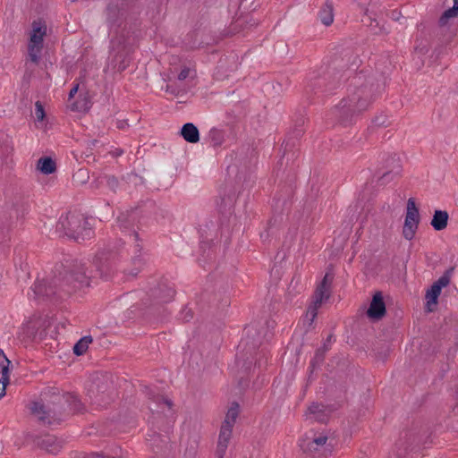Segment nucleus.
Instances as JSON below:
<instances>
[{
	"instance_id": "obj_1",
	"label": "nucleus",
	"mask_w": 458,
	"mask_h": 458,
	"mask_svg": "<svg viewBox=\"0 0 458 458\" xmlns=\"http://www.w3.org/2000/svg\"><path fill=\"white\" fill-rule=\"evenodd\" d=\"M384 78L372 70H360L348 78L347 95L330 109L329 115L349 125L366 111L384 89Z\"/></svg>"
},
{
	"instance_id": "obj_2",
	"label": "nucleus",
	"mask_w": 458,
	"mask_h": 458,
	"mask_svg": "<svg viewBox=\"0 0 458 458\" xmlns=\"http://www.w3.org/2000/svg\"><path fill=\"white\" fill-rule=\"evenodd\" d=\"M92 276L85 262L78 259L65 260V263L55 265L51 278L38 279L32 292L36 297L62 301L77 290L89 286Z\"/></svg>"
},
{
	"instance_id": "obj_3",
	"label": "nucleus",
	"mask_w": 458,
	"mask_h": 458,
	"mask_svg": "<svg viewBox=\"0 0 458 458\" xmlns=\"http://www.w3.org/2000/svg\"><path fill=\"white\" fill-rule=\"evenodd\" d=\"M267 335V327L259 323H250L244 328V336L238 345L236 354V363L243 370V373L248 374L254 362L259 367L262 366L261 357L258 358V355H265L264 348L261 350L259 348Z\"/></svg>"
},
{
	"instance_id": "obj_4",
	"label": "nucleus",
	"mask_w": 458,
	"mask_h": 458,
	"mask_svg": "<svg viewBox=\"0 0 458 458\" xmlns=\"http://www.w3.org/2000/svg\"><path fill=\"white\" fill-rule=\"evenodd\" d=\"M55 231L60 236H67L81 242L91 239L94 231L83 214L69 211L61 216L55 225Z\"/></svg>"
},
{
	"instance_id": "obj_5",
	"label": "nucleus",
	"mask_w": 458,
	"mask_h": 458,
	"mask_svg": "<svg viewBox=\"0 0 458 458\" xmlns=\"http://www.w3.org/2000/svg\"><path fill=\"white\" fill-rule=\"evenodd\" d=\"M347 64L340 65L339 58L335 57L328 66L321 67L313 72L307 89L313 92L315 95L319 93H331L341 83L343 75L340 73V71H338V67L344 69L347 68Z\"/></svg>"
},
{
	"instance_id": "obj_6",
	"label": "nucleus",
	"mask_w": 458,
	"mask_h": 458,
	"mask_svg": "<svg viewBox=\"0 0 458 458\" xmlns=\"http://www.w3.org/2000/svg\"><path fill=\"white\" fill-rule=\"evenodd\" d=\"M87 394L91 403L104 407L114 397L113 375L108 372H97L92 376Z\"/></svg>"
},
{
	"instance_id": "obj_7",
	"label": "nucleus",
	"mask_w": 458,
	"mask_h": 458,
	"mask_svg": "<svg viewBox=\"0 0 458 458\" xmlns=\"http://www.w3.org/2000/svg\"><path fill=\"white\" fill-rule=\"evenodd\" d=\"M62 401L66 403L73 412H81L84 410L83 404L77 395L68 393L62 398H59L57 403V404H61L59 408L34 402L30 406V411L32 414L37 415L41 422L50 425L56 420V414L63 413Z\"/></svg>"
},
{
	"instance_id": "obj_8",
	"label": "nucleus",
	"mask_w": 458,
	"mask_h": 458,
	"mask_svg": "<svg viewBox=\"0 0 458 458\" xmlns=\"http://www.w3.org/2000/svg\"><path fill=\"white\" fill-rule=\"evenodd\" d=\"M334 278L335 274L333 273V269L329 267L321 282L318 284L313 294L312 303L307 310V316H310L311 322L317 317L318 309L321 306L322 302L330 298Z\"/></svg>"
},
{
	"instance_id": "obj_9",
	"label": "nucleus",
	"mask_w": 458,
	"mask_h": 458,
	"mask_svg": "<svg viewBox=\"0 0 458 458\" xmlns=\"http://www.w3.org/2000/svg\"><path fill=\"white\" fill-rule=\"evenodd\" d=\"M334 278L335 274L333 273V269L329 267L321 282L318 284L313 294L312 303L307 310V316H310L311 322L317 317L318 309L321 306L322 302L330 298Z\"/></svg>"
},
{
	"instance_id": "obj_10",
	"label": "nucleus",
	"mask_w": 458,
	"mask_h": 458,
	"mask_svg": "<svg viewBox=\"0 0 458 458\" xmlns=\"http://www.w3.org/2000/svg\"><path fill=\"white\" fill-rule=\"evenodd\" d=\"M118 259V253L114 250H102L95 255L93 265L99 276L104 280H108L117 270Z\"/></svg>"
},
{
	"instance_id": "obj_11",
	"label": "nucleus",
	"mask_w": 458,
	"mask_h": 458,
	"mask_svg": "<svg viewBox=\"0 0 458 458\" xmlns=\"http://www.w3.org/2000/svg\"><path fill=\"white\" fill-rule=\"evenodd\" d=\"M131 245V253L132 256L131 258V267L127 266L123 268V273L126 276L135 277L142 269L145 265V259L142 256V240L140 238V235L136 230H133V233L129 235Z\"/></svg>"
},
{
	"instance_id": "obj_12",
	"label": "nucleus",
	"mask_w": 458,
	"mask_h": 458,
	"mask_svg": "<svg viewBox=\"0 0 458 458\" xmlns=\"http://www.w3.org/2000/svg\"><path fill=\"white\" fill-rule=\"evenodd\" d=\"M175 294L173 285L167 281H160L155 287L149 290L148 295L151 298L150 309L157 314L160 309L165 310L163 304L170 302Z\"/></svg>"
},
{
	"instance_id": "obj_13",
	"label": "nucleus",
	"mask_w": 458,
	"mask_h": 458,
	"mask_svg": "<svg viewBox=\"0 0 458 458\" xmlns=\"http://www.w3.org/2000/svg\"><path fill=\"white\" fill-rule=\"evenodd\" d=\"M333 439H329V432L323 431L318 436L314 435L311 439L302 440L300 444L303 453L312 454L315 451L331 453L334 448Z\"/></svg>"
},
{
	"instance_id": "obj_14",
	"label": "nucleus",
	"mask_w": 458,
	"mask_h": 458,
	"mask_svg": "<svg viewBox=\"0 0 458 458\" xmlns=\"http://www.w3.org/2000/svg\"><path fill=\"white\" fill-rule=\"evenodd\" d=\"M419 223V208L416 207L414 199L410 198L407 202V212L403 227V235L406 240L413 239L418 229Z\"/></svg>"
},
{
	"instance_id": "obj_15",
	"label": "nucleus",
	"mask_w": 458,
	"mask_h": 458,
	"mask_svg": "<svg viewBox=\"0 0 458 458\" xmlns=\"http://www.w3.org/2000/svg\"><path fill=\"white\" fill-rule=\"evenodd\" d=\"M454 267H451L446 269L444 274L432 284L430 288L426 293L427 306L431 304H437L438 298L441 293L442 288L447 286L450 284L451 276L454 273Z\"/></svg>"
},
{
	"instance_id": "obj_16",
	"label": "nucleus",
	"mask_w": 458,
	"mask_h": 458,
	"mask_svg": "<svg viewBox=\"0 0 458 458\" xmlns=\"http://www.w3.org/2000/svg\"><path fill=\"white\" fill-rule=\"evenodd\" d=\"M386 314V307L382 292H376L371 299L369 309L366 311L367 317L372 321L382 319Z\"/></svg>"
},
{
	"instance_id": "obj_17",
	"label": "nucleus",
	"mask_w": 458,
	"mask_h": 458,
	"mask_svg": "<svg viewBox=\"0 0 458 458\" xmlns=\"http://www.w3.org/2000/svg\"><path fill=\"white\" fill-rule=\"evenodd\" d=\"M385 169L386 171L379 177V182H381L382 184L387 183L395 176L400 175L402 172L400 157L394 155L387 158L385 163Z\"/></svg>"
},
{
	"instance_id": "obj_18",
	"label": "nucleus",
	"mask_w": 458,
	"mask_h": 458,
	"mask_svg": "<svg viewBox=\"0 0 458 458\" xmlns=\"http://www.w3.org/2000/svg\"><path fill=\"white\" fill-rule=\"evenodd\" d=\"M140 214L138 208L127 210L119 215L117 217V225L123 230L132 229L133 231L135 230V225L140 221Z\"/></svg>"
},
{
	"instance_id": "obj_19",
	"label": "nucleus",
	"mask_w": 458,
	"mask_h": 458,
	"mask_svg": "<svg viewBox=\"0 0 458 458\" xmlns=\"http://www.w3.org/2000/svg\"><path fill=\"white\" fill-rule=\"evenodd\" d=\"M233 428L229 426H222L218 436L216 450L215 453L216 458H224L227 450L230 439L232 437Z\"/></svg>"
},
{
	"instance_id": "obj_20",
	"label": "nucleus",
	"mask_w": 458,
	"mask_h": 458,
	"mask_svg": "<svg viewBox=\"0 0 458 458\" xmlns=\"http://www.w3.org/2000/svg\"><path fill=\"white\" fill-rule=\"evenodd\" d=\"M43 41L44 36H42V34H30L28 52L30 61L36 64H38L40 60L39 55L43 48Z\"/></svg>"
},
{
	"instance_id": "obj_21",
	"label": "nucleus",
	"mask_w": 458,
	"mask_h": 458,
	"mask_svg": "<svg viewBox=\"0 0 458 458\" xmlns=\"http://www.w3.org/2000/svg\"><path fill=\"white\" fill-rule=\"evenodd\" d=\"M331 411L327 409L326 405L318 403H312L309 408L307 413L310 416V420L320 423H326L328 420Z\"/></svg>"
},
{
	"instance_id": "obj_22",
	"label": "nucleus",
	"mask_w": 458,
	"mask_h": 458,
	"mask_svg": "<svg viewBox=\"0 0 458 458\" xmlns=\"http://www.w3.org/2000/svg\"><path fill=\"white\" fill-rule=\"evenodd\" d=\"M38 445L47 453L54 454H57L62 448L61 442L58 441L56 437L52 435H46L41 437L38 440Z\"/></svg>"
},
{
	"instance_id": "obj_23",
	"label": "nucleus",
	"mask_w": 458,
	"mask_h": 458,
	"mask_svg": "<svg viewBox=\"0 0 458 458\" xmlns=\"http://www.w3.org/2000/svg\"><path fill=\"white\" fill-rule=\"evenodd\" d=\"M180 134L189 143H197L199 141V129L191 123L183 124Z\"/></svg>"
},
{
	"instance_id": "obj_24",
	"label": "nucleus",
	"mask_w": 458,
	"mask_h": 458,
	"mask_svg": "<svg viewBox=\"0 0 458 458\" xmlns=\"http://www.w3.org/2000/svg\"><path fill=\"white\" fill-rule=\"evenodd\" d=\"M449 215L445 210H435L430 225L436 231H442L446 228Z\"/></svg>"
},
{
	"instance_id": "obj_25",
	"label": "nucleus",
	"mask_w": 458,
	"mask_h": 458,
	"mask_svg": "<svg viewBox=\"0 0 458 458\" xmlns=\"http://www.w3.org/2000/svg\"><path fill=\"white\" fill-rule=\"evenodd\" d=\"M319 18L321 22L325 26H329L334 21V6L333 3L329 0H327L324 5L321 7L319 11Z\"/></svg>"
},
{
	"instance_id": "obj_26",
	"label": "nucleus",
	"mask_w": 458,
	"mask_h": 458,
	"mask_svg": "<svg viewBox=\"0 0 458 458\" xmlns=\"http://www.w3.org/2000/svg\"><path fill=\"white\" fill-rule=\"evenodd\" d=\"M37 169L43 174H51L56 171V164L50 157H42L38 160Z\"/></svg>"
},
{
	"instance_id": "obj_27",
	"label": "nucleus",
	"mask_w": 458,
	"mask_h": 458,
	"mask_svg": "<svg viewBox=\"0 0 458 458\" xmlns=\"http://www.w3.org/2000/svg\"><path fill=\"white\" fill-rule=\"evenodd\" d=\"M240 412V405L237 402H233L231 404V407L227 411L225 418L222 423V426H229V428H233V425L236 421V419L239 416Z\"/></svg>"
},
{
	"instance_id": "obj_28",
	"label": "nucleus",
	"mask_w": 458,
	"mask_h": 458,
	"mask_svg": "<svg viewBox=\"0 0 458 458\" xmlns=\"http://www.w3.org/2000/svg\"><path fill=\"white\" fill-rule=\"evenodd\" d=\"M93 341L92 339V336L91 335H85L83 337H81L73 346V353L76 355V356H81V355H83L88 348H89V344H91Z\"/></svg>"
},
{
	"instance_id": "obj_29",
	"label": "nucleus",
	"mask_w": 458,
	"mask_h": 458,
	"mask_svg": "<svg viewBox=\"0 0 458 458\" xmlns=\"http://www.w3.org/2000/svg\"><path fill=\"white\" fill-rule=\"evenodd\" d=\"M458 16V0H454V5L451 8L445 10L438 20L439 26L443 27L451 18Z\"/></svg>"
},
{
	"instance_id": "obj_30",
	"label": "nucleus",
	"mask_w": 458,
	"mask_h": 458,
	"mask_svg": "<svg viewBox=\"0 0 458 458\" xmlns=\"http://www.w3.org/2000/svg\"><path fill=\"white\" fill-rule=\"evenodd\" d=\"M327 351L328 348L327 347V344H324L322 347L317 349L315 356L310 361V367L312 369H315L316 367L320 366L323 363L326 352Z\"/></svg>"
},
{
	"instance_id": "obj_31",
	"label": "nucleus",
	"mask_w": 458,
	"mask_h": 458,
	"mask_svg": "<svg viewBox=\"0 0 458 458\" xmlns=\"http://www.w3.org/2000/svg\"><path fill=\"white\" fill-rule=\"evenodd\" d=\"M210 143L213 147H219L225 140L224 131L216 128H213L209 131Z\"/></svg>"
},
{
	"instance_id": "obj_32",
	"label": "nucleus",
	"mask_w": 458,
	"mask_h": 458,
	"mask_svg": "<svg viewBox=\"0 0 458 458\" xmlns=\"http://www.w3.org/2000/svg\"><path fill=\"white\" fill-rule=\"evenodd\" d=\"M146 394L148 397V399L152 400L153 402L157 403V404L165 403L168 406V408H171L173 406V402L170 399L165 398L163 395L155 394L148 387L145 386Z\"/></svg>"
},
{
	"instance_id": "obj_33",
	"label": "nucleus",
	"mask_w": 458,
	"mask_h": 458,
	"mask_svg": "<svg viewBox=\"0 0 458 458\" xmlns=\"http://www.w3.org/2000/svg\"><path fill=\"white\" fill-rule=\"evenodd\" d=\"M430 47V42L427 38H420L416 39L414 50L420 55H426Z\"/></svg>"
},
{
	"instance_id": "obj_34",
	"label": "nucleus",
	"mask_w": 458,
	"mask_h": 458,
	"mask_svg": "<svg viewBox=\"0 0 458 458\" xmlns=\"http://www.w3.org/2000/svg\"><path fill=\"white\" fill-rule=\"evenodd\" d=\"M12 364L11 360L4 357V360L0 361V367H1V378L3 382H5L9 384L10 382V365Z\"/></svg>"
},
{
	"instance_id": "obj_35",
	"label": "nucleus",
	"mask_w": 458,
	"mask_h": 458,
	"mask_svg": "<svg viewBox=\"0 0 458 458\" xmlns=\"http://www.w3.org/2000/svg\"><path fill=\"white\" fill-rule=\"evenodd\" d=\"M103 178L105 180V184L108 187V189L112 192L116 193L117 189L120 185L118 178L113 174H104Z\"/></svg>"
},
{
	"instance_id": "obj_36",
	"label": "nucleus",
	"mask_w": 458,
	"mask_h": 458,
	"mask_svg": "<svg viewBox=\"0 0 458 458\" xmlns=\"http://www.w3.org/2000/svg\"><path fill=\"white\" fill-rule=\"evenodd\" d=\"M364 10V14L368 16L367 19H361V21L366 23L368 26H370L372 28L377 29V30L375 31V33H379L382 31V28L379 27L378 21L376 20V18L372 17L369 14V10L368 8H362Z\"/></svg>"
},
{
	"instance_id": "obj_37",
	"label": "nucleus",
	"mask_w": 458,
	"mask_h": 458,
	"mask_svg": "<svg viewBox=\"0 0 458 458\" xmlns=\"http://www.w3.org/2000/svg\"><path fill=\"white\" fill-rule=\"evenodd\" d=\"M37 329L38 328L36 325H34L31 321H28L21 327L24 337L30 339H33L36 336Z\"/></svg>"
},
{
	"instance_id": "obj_38",
	"label": "nucleus",
	"mask_w": 458,
	"mask_h": 458,
	"mask_svg": "<svg viewBox=\"0 0 458 458\" xmlns=\"http://www.w3.org/2000/svg\"><path fill=\"white\" fill-rule=\"evenodd\" d=\"M0 149L4 155H8L13 150L7 135L0 136Z\"/></svg>"
},
{
	"instance_id": "obj_39",
	"label": "nucleus",
	"mask_w": 458,
	"mask_h": 458,
	"mask_svg": "<svg viewBox=\"0 0 458 458\" xmlns=\"http://www.w3.org/2000/svg\"><path fill=\"white\" fill-rule=\"evenodd\" d=\"M32 33L31 34H36V35H40L42 34V36H45L46 35V32H47V27L45 25V23L38 20V21H34L33 23H32Z\"/></svg>"
},
{
	"instance_id": "obj_40",
	"label": "nucleus",
	"mask_w": 458,
	"mask_h": 458,
	"mask_svg": "<svg viewBox=\"0 0 458 458\" xmlns=\"http://www.w3.org/2000/svg\"><path fill=\"white\" fill-rule=\"evenodd\" d=\"M71 109L76 112H83L89 109L88 102L86 99L74 101L71 105Z\"/></svg>"
},
{
	"instance_id": "obj_41",
	"label": "nucleus",
	"mask_w": 458,
	"mask_h": 458,
	"mask_svg": "<svg viewBox=\"0 0 458 458\" xmlns=\"http://www.w3.org/2000/svg\"><path fill=\"white\" fill-rule=\"evenodd\" d=\"M35 115L38 121H43L45 118L46 114L44 106L40 101L35 103Z\"/></svg>"
},
{
	"instance_id": "obj_42",
	"label": "nucleus",
	"mask_w": 458,
	"mask_h": 458,
	"mask_svg": "<svg viewBox=\"0 0 458 458\" xmlns=\"http://www.w3.org/2000/svg\"><path fill=\"white\" fill-rule=\"evenodd\" d=\"M373 123L376 126L378 127H386L387 126V118L386 115L381 114L378 116H376L373 120Z\"/></svg>"
},
{
	"instance_id": "obj_43",
	"label": "nucleus",
	"mask_w": 458,
	"mask_h": 458,
	"mask_svg": "<svg viewBox=\"0 0 458 458\" xmlns=\"http://www.w3.org/2000/svg\"><path fill=\"white\" fill-rule=\"evenodd\" d=\"M104 174H99L92 182L91 188L99 189L102 185L105 184Z\"/></svg>"
},
{
	"instance_id": "obj_44",
	"label": "nucleus",
	"mask_w": 458,
	"mask_h": 458,
	"mask_svg": "<svg viewBox=\"0 0 458 458\" xmlns=\"http://www.w3.org/2000/svg\"><path fill=\"white\" fill-rule=\"evenodd\" d=\"M128 65H129V60H127L126 58H123L117 64L116 69L119 72H122L127 68Z\"/></svg>"
},
{
	"instance_id": "obj_45",
	"label": "nucleus",
	"mask_w": 458,
	"mask_h": 458,
	"mask_svg": "<svg viewBox=\"0 0 458 458\" xmlns=\"http://www.w3.org/2000/svg\"><path fill=\"white\" fill-rule=\"evenodd\" d=\"M182 313L183 315V319L185 321H189L190 319H191L193 318L192 310L191 309H188L187 307L185 309H183Z\"/></svg>"
},
{
	"instance_id": "obj_46",
	"label": "nucleus",
	"mask_w": 458,
	"mask_h": 458,
	"mask_svg": "<svg viewBox=\"0 0 458 458\" xmlns=\"http://www.w3.org/2000/svg\"><path fill=\"white\" fill-rule=\"evenodd\" d=\"M189 73H190V69L188 67L183 68L178 74V80L184 81L189 76Z\"/></svg>"
},
{
	"instance_id": "obj_47",
	"label": "nucleus",
	"mask_w": 458,
	"mask_h": 458,
	"mask_svg": "<svg viewBox=\"0 0 458 458\" xmlns=\"http://www.w3.org/2000/svg\"><path fill=\"white\" fill-rule=\"evenodd\" d=\"M7 385H8L7 383L0 380V399L5 395Z\"/></svg>"
},
{
	"instance_id": "obj_48",
	"label": "nucleus",
	"mask_w": 458,
	"mask_h": 458,
	"mask_svg": "<svg viewBox=\"0 0 458 458\" xmlns=\"http://www.w3.org/2000/svg\"><path fill=\"white\" fill-rule=\"evenodd\" d=\"M128 126H129V124L127 123V120H118L116 122V127L120 130H123Z\"/></svg>"
},
{
	"instance_id": "obj_49",
	"label": "nucleus",
	"mask_w": 458,
	"mask_h": 458,
	"mask_svg": "<svg viewBox=\"0 0 458 458\" xmlns=\"http://www.w3.org/2000/svg\"><path fill=\"white\" fill-rule=\"evenodd\" d=\"M189 455L190 458H194L196 455V449L193 445H191L189 449L187 448L185 451V455Z\"/></svg>"
},
{
	"instance_id": "obj_50",
	"label": "nucleus",
	"mask_w": 458,
	"mask_h": 458,
	"mask_svg": "<svg viewBox=\"0 0 458 458\" xmlns=\"http://www.w3.org/2000/svg\"><path fill=\"white\" fill-rule=\"evenodd\" d=\"M78 89H79V84H76L74 85L70 92H69V100H71L72 98H74V96L76 95V93L78 92Z\"/></svg>"
},
{
	"instance_id": "obj_51",
	"label": "nucleus",
	"mask_w": 458,
	"mask_h": 458,
	"mask_svg": "<svg viewBox=\"0 0 458 458\" xmlns=\"http://www.w3.org/2000/svg\"><path fill=\"white\" fill-rule=\"evenodd\" d=\"M111 155L114 157H120L123 155V150L122 148H115L114 150L110 152Z\"/></svg>"
},
{
	"instance_id": "obj_52",
	"label": "nucleus",
	"mask_w": 458,
	"mask_h": 458,
	"mask_svg": "<svg viewBox=\"0 0 458 458\" xmlns=\"http://www.w3.org/2000/svg\"><path fill=\"white\" fill-rule=\"evenodd\" d=\"M293 134L295 139H298L303 134V130L302 129H295L293 131Z\"/></svg>"
},
{
	"instance_id": "obj_53",
	"label": "nucleus",
	"mask_w": 458,
	"mask_h": 458,
	"mask_svg": "<svg viewBox=\"0 0 458 458\" xmlns=\"http://www.w3.org/2000/svg\"><path fill=\"white\" fill-rule=\"evenodd\" d=\"M239 386L241 387H245L248 386V379H245L243 376H242L239 379Z\"/></svg>"
},
{
	"instance_id": "obj_54",
	"label": "nucleus",
	"mask_w": 458,
	"mask_h": 458,
	"mask_svg": "<svg viewBox=\"0 0 458 458\" xmlns=\"http://www.w3.org/2000/svg\"><path fill=\"white\" fill-rule=\"evenodd\" d=\"M151 301H152V300H151V298L149 297V303L148 304V302H145V305H148V309H149V310H150V312H151L152 314L157 315V317L161 316L162 312H163L165 310L160 309V313H159V314H157V312H154V311H153V310H151V309H150V306H149V304L152 302Z\"/></svg>"
},
{
	"instance_id": "obj_55",
	"label": "nucleus",
	"mask_w": 458,
	"mask_h": 458,
	"mask_svg": "<svg viewBox=\"0 0 458 458\" xmlns=\"http://www.w3.org/2000/svg\"><path fill=\"white\" fill-rule=\"evenodd\" d=\"M294 146V142H293L292 144H290L289 141H286L285 142V146H284V153L287 152L289 150V147H293Z\"/></svg>"
},
{
	"instance_id": "obj_56",
	"label": "nucleus",
	"mask_w": 458,
	"mask_h": 458,
	"mask_svg": "<svg viewBox=\"0 0 458 458\" xmlns=\"http://www.w3.org/2000/svg\"><path fill=\"white\" fill-rule=\"evenodd\" d=\"M332 337H333V335H329L327 337V339H326V341H325V343H324V344H327V348H328V344L331 343V339H332Z\"/></svg>"
},
{
	"instance_id": "obj_57",
	"label": "nucleus",
	"mask_w": 458,
	"mask_h": 458,
	"mask_svg": "<svg viewBox=\"0 0 458 458\" xmlns=\"http://www.w3.org/2000/svg\"><path fill=\"white\" fill-rule=\"evenodd\" d=\"M5 354L2 349H0V361L4 360Z\"/></svg>"
},
{
	"instance_id": "obj_58",
	"label": "nucleus",
	"mask_w": 458,
	"mask_h": 458,
	"mask_svg": "<svg viewBox=\"0 0 458 458\" xmlns=\"http://www.w3.org/2000/svg\"><path fill=\"white\" fill-rule=\"evenodd\" d=\"M401 437L408 438V431L402 432Z\"/></svg>"
},
{
	"instance_id": "obj_59",
	"label": "nucleus",
	"mask_w": 458,
	"mask_h": 458,
	"mask_svg": "<svg viewBox=\"0 0 458 458\" xmlns=\"http://www.w3.org/2000/svg\"><path fill=\"white\" fill-rule=\"evenodd\" d=\"M344 56L345 57H348V61L350 60L351 56H350V52L347 51L345 54H344Z\"/></svg>"
},
{
	"instance_id": "obj_60",
	"label": "nucleus",
	"mask_w": 458,
	"mask_h": 458,
	"mask_svg": "<svg viewBox=\"0 0 458 458\" xmlns=\"http://www.w3.org/2000/svg\"><path fill=\"white\" fill-rule=\"evenodd\" d=\"M228 303H229V302H228V299L226 298V299L225 300V303H224L223 305H224V306H226V305H228Z\"/></svg>"
},
{
	"instance_id": "obj_61",
	"label": "nucleus",
	"mask_w": 458,
	"mask_h": 458,
	"mask_svg": "<svg viewBox=\"0 0 458 458\" xmlns=\"http://www.w3.org/2000/svg\"><path fill=\"white\" fill-rule=\"evenodd\" d=\"M408 441H409V443H408V444H409V445H411V444H412V442L414 441V439H413V440H411V437H409Z\"/></svg>"
},
{
	"instance_id": "obj_62",
	"label": "nucleus",
	"mask_w": 458,
	"mask_h": 458,
	"mask_svg": "<svg viewBox=\"0 0 458 458\" xmlns=\"http://www.w3.org/2000/svg\"><path fill=\"white\" fill-rule=\"evenodd\" d=\"M393 18H394V20L398 19L397 14H394V16H393Z\"/></svg>"
},
{
	"instance_id": "obj_63",
	"label": "nucleus",
	"mask_w": 458,
	"mask_h": 458,
	"mask_svg": "<svg viewBox=\"0 0 458 458\" xmlns=\"http://www.w3.org/2000/svg\"><path fill=\"white\" fill-rule=\"evenodd\" d=\"M393 18H394V20L398 19L397 14H394V16H393Z\"/></svg>"
},
{
	"instance_id": "obj_64",
	"label": "nucleus",
	"mask_w": 458,
	"mask_h": 458,
	"mask_svg": "<svg viewBox=\"0 0 458 458\" xmlns=\"http://www.w3.org/2000/svg\"><path fill=\"white\" fill-rule=\"evenodd\" d=\"M222 201L226 205V200H225V198H224V199H222Z\"/></svg>"
}]
</instances>
